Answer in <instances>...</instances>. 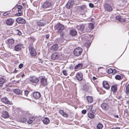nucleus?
Masks as SVG:
<instances>
[{"instance_id":"f257e3e1","label":"nucleus","mask_w":129,"mask_h":129,"mask_svg":"<svg viewBox=\"0 0 129 129\" xmlns=\"http://www.w3.org/2000/svg\"><path fill=\"white\" fill-rule=\"evenodd\" d=\"M56 29L58 33L60 34V36L63 37L64 35L63 31L64 29L63 25L60 24L59 23H58Z\"/></svg>"},{"instance_id":"f03ea898","label":"nucleus","mask_w":129,"mask_h":129,"mask_svg":"<svg viewBox=\"0 0 129 129\" xmlns=\"http://www.w3.org/2000/svg\"><path fill=\"white\" fill-rule=\"evenodd\" d=\"M82 52V50L80 47L76 48L74 50L73 53L74 55L76 56H78L80 55Z\"/></svg>"},{"instance_id":"7ed1b4c3","label":"nucleus","mask_w":129,"mask_h":129,"mask_svg":"<svg viewBox=\"0 0 129 129\" xmlns=\"http://www.w3.org/2000/svg\"><path fill=\"white\" fill-rule=\"evenodd\" d=\"M28 48L31 56L32 57L35 56L37 55V53L32 45L29 46Z\"/></svg>"},{"instance_id":"20e7f679","label":"nucleus","mask_w":129,"mask_h":129,"mask_svg":"<svg viewBox=\"0 0 129 129\" xmlns=\"http://www.w3.org/2000/svg\"><path fill=\"white\" fill-rule=\"evenodd\" d=\"M111 100H109V102L108 103H102L101 105L102 109L104 110H108L109 108V103H111Z\"/></svg>"},{"instance_id":"39448f33","label":"nucleus","mask_w":129,"mask_h":129,"mask_svg":"<svg viewBox=\"0 0 129 129\" xmlns=\"http://www.w3.org/2000/svg\"><path fill=\"white\" fill-rule=\"evenodd\" d=\"M51 6V4L48 0H47L43 3L42 7L44 9L49 8Z\"/></svg>"},{"instance_id":"423d86ee","label":"nucleus","mask_w":129,"mask_h":129,"mask_svg":"<svg viewBox=\"0 0 129 129\" xmlns=\"http://www.w3.org/2000/svg\"><path fill=\"white\" fill-rule=\"evenodd\" d=\"M8 41L9 47L11 49H13L14 47V40L13 39H9Z\"/></svg>"},{"instance_id":"0eeeda50","label":"nucleus","mask_w":129,"mask_h":129,"mask_svg":"<svg viewBox=\"0 0 129 129\" xmlns=\"http://www.w3.org/2000/svg\"><path fill=\"white\" fill-rule=\"evenodd\" d=\"M83 74L81 72L77 73L76 74V77L79 81H81L83 79Z\"/></svg>"},{"instance_id":"6e6552de","label":"nucleus","mask_w":129,"mask_h":129,"mask_svg":"<svg viewBox=\"0 0 129 129\" xmlns=\"http://www.w3.org/2000/svg\"><path fill=\"white\" fill-rule=\"evenodd\" d=\"M16 21L18 24H25L26 23L25 20L22 17H18L16 20Z\"/></svg>"},{"instance_id":"1a4fd4ad","label":"nucleus","mask_w":129,"mask_h":129,"mask_svg":"<svg viewBox=\"0 0 129 129\" xmlns=\"http://www.w3.org/2000/svg\"><path fill=\"white\" fill-rule=\"evenodd\" d=\"M29 80L31 82L34 83H37L39 81L38 79L35 76H31L29 78Z\"/></svg>"},{"instance_id":"9d476101","label":"nucleus","mask_w":129,"mask_h":129,"mask_svg":"<svg viewBox=\"0 0 129 129\" xmlns=\"http://www.w3.org/2000/svg\"><path fill=\"white\" fill-rule=\"evenodd\" d=\"M13 92L16 94L18 95H23L22 93L23 90H22L18 88H15L14 89Z\"/></svg>"},{"instance_id":"9b49d317","label":"nucleus","mask_w":129,"mask_h":129,"mask_svg":"<svg viewBox=\"0 0 129 129\" xmlns=\"http://www.w3.org/2000/svg\"><path fill=\"white\" fill-rule=\"evenodd\" d=\"M14 20L12 18H9L6 21V24L8 25H12L14 22Z\"/></svg>"},{"instance_id":"f8f14e48","label":"nucleus","mask_w":129,"mask_h":129,"mask_svg":"<svg viewBox=\"0 0 129 129\" xmlns=\"http://www.w3.org/2000/svg\"><path fill=\"white\" fill-rule=\"evenodd\" d=\"M41 95L40 92L36 91L34 92L33 94V97L35 99H39L41 96Z\"/></svg>"},{"instance_id":"ddd939ff","label":"nucleus","mask_w":129,"mask_h":129,"mask_svg":"<svg viewBox=\"0 0 129 129\" xmlns=\"http://www.w3.org/2000/svg\"><path fill=\"white\" fill-rule=\"evenodd\" d=\"M23 46V44H19L14 46V50L16 51H20L21 49Z\"/></svg>"},{"instance_id":"4468645a","label":"nucleus","mask_w":129,"mask_h":129,"mask_svg":"<svg viewBox=\"0 0 129 129\" xmlns=\"http://www.w3.org/2000/svg\"><path fill=\"white\" fill-rule=\"evenodd\" d=\"M46 21L43 20H40L37 22V25L40 27L45 26L46 24Z\"/></svg>"},{"instance_id":"2eb2a0df","label":"nucleus","mask_w":129,"mask_h":129,"mask_svg":"<svg viewBox=\"0 0 129 129\" xmlns=\"http://www.w3.org/2000/svg\"><path fill=\"white\" fill-rule=\"evenodd\" d=\"M41 84L44 86H47L48 84L47 79L45 77H43L41 78L40 81Z\"/></svg>"},{"instance_id":"dca6fc26","label":"nucleus","mask_w":129,"mask_h":129,"mask_svg":"<svg viewBox=\"0 0 129 129\" xmlns=\"http://www.w3.org/2000/svg\"><path fill=\"white\" fill-rule=\"evenodd\" d=\"M2 101L6 104L11 105L12 103L6 97L3 98L1 99Z\"/></svg>"},{"instance_id":"f3484780","label":"nucleus","mask_w":129,"mask_h":129,"mask_svg":"<svg viewBox=\"0 0 129 129\" xmlns=\"http://www.w3.org/2000/svg\"><path fill=\"white\" fill-rule=\"evenodd\" d=\"M104 7L105 9L108 11L110 12L112 10L111 7L107 4H105Z\"/></svg>"},{"instance_id":"a211bd4d","label":"nucleus","mask_w":129,"mask_h":129,"mask_svg":"<svg viewBox=\"0 0 129 129\" xmlns=\"http://www.w3.org/2000/svg\"><path fill=\"white\" fill-rule=\"evenodd\" d=\"M59 56V54L58 53H54L52 55V59L53 60L57 59Z\"/></svg>"},{"instance_id":"6ab92c4d","label":"nucleus","mask_w":129,"mask_h":129,"mask_svg":"<svg viewBox=\"0 0 129 129\" xmlns=\"http://www.w3.org/2000/svg\"><path fill=\"white\" fill-rule=\"evenodd\" d=\"M70 35L72 37L75 36L77 34L76 30L74 29L71 30L69 31Z\"/></svg>"},{"instance_id":"aec40b11","label":"nucleus","mask_w":129,"mask_h":129,"mask_svg":"<svg viewBox=\"0 0 129 129\" xmlns=\"http://www.w3.org/2000/svg\"><path fill=\"white\" fill-rule=\"evenodd\" d=\"M85 28V26L83 24L80 25H79L77 26V28L79 30H80L82 32L84 30Z\"/></svg>"},{"instance_id":"412c9836","label":"nucleus","mask_w":129,"mask_h":129,"mask_svg":"<svg viewBox=\"0 0 129 129\" xmlns=\"http://www.w3.org/2000/svg\"><path fill=\"white\" fill-rule=\"evenodd\" d=\"M103 86L104 88L106 89H108L109 88V86L108 83L106 81H104L103 82Z\"/></svg>"},{"instance_id":"4be33fe9","label":"nucleus","mask_w":129,"mask_h":129,"mask_svg":"<svg viewBox=\"0 0 129 129\" xmlns=\"http://www.w3.org/2000/svg\"><path fill=\"white\" fill-rule=\"evenodd\" d=\"M2 117L4 118H7L9 117V115L8 112L6 111H3V114L2 115Z\"/></svg>"},{"instance_id":"5701e85b","label":"nucleus","mask_w":129,"mask_h":129,"mask_svg":"<svg viewBox=\"0 0 129 129\" xmlns=\"http://www.w3.org/2000/svg\"><path fill=\"white\" fill-rule=\"evenodd\" d=\"M42 121L43 123L45 124H47L50 122L49 119L47 117H44L43 119L42 120Z\"/></svg>"},{"instance_id":"b1692460","label":"nucleus","mask_w":129,"mask_h":129,"mask_svg":"<svg viewBox=\"0 0 129 129\" xmlns=\"http://www.w3.org/2000/svg\"><path fill=\"white\" fill-rule=\"evenodd\" d=\"M36 118L34 116H31L30 117L28 121L27 122L28 123H31L33 121H34Z\"/></svg>"},{"instance_id":"393cba45","label":"nucleus","mask_w":129,"mask_h":129,"mask_svg":"<svg viewBox=\"0 0 129 129\" xmlns=\"http://www.w3.org/2000/svg\"><path fill=\"white\" fill-rule=\"evenodd\" d=\"M111 89L113 92H116L117 91V85H114L112 86L111 87Z\"/></svg>"},{"instance_id":"a878e982","label":"nucleus","mask_w":129,"mask_h":129,"mask_svg":"<svg viewBox=\"0 0 129 129\" xmlns=\"http://www.w3.org/2000/svg\"><path fill=\"white\" fill-rule=\"evenodd\" d=\"M58 48V45L57 44H55L52 46L51 49L54 51L57 50Z\"/></svg>"},{"instance_id":"bb28decb","label":"nucleus","mask_w":129,"mask_h":129,"mask_svg":"<svg viewBox=\"0 0 129 129\" xmlns=\"http://www.w3.org/2000/svg\"><path fill=\"white\" fill-rule=\"evenodd\" d=\"M83 66L82 64L81 63H79L78 64L76 65L75 67V69H81Z\"/></svg>"},{"instance_id":"cd10ccee","label":"nucleus","mask_w":129,"mask_h":129,"mask_svg":"<svg viewBox=\"0 0 129 129\" xmlns=\"http://www.w3.org/2000/svg\"><path fill=\"white\" fill-rule=\"evenodd\" d=\"M70 1H69L66 5V7L67 8L69 9L70 8L72 7V6L71 5V3L70 2Z\"/></svg>"},{"instance_id":"c85d7f7f","label":"nucleus","mask_w":129,"mask_h":129,"mask_svg":"<svg viewBox=\"0 0 129 129\" xmlns=\"http://www.w3.org/2000/svg\"><path fill=\"white\" fill-rule=\"evenodd\" d=\"M19 121L20 122H22V123H25L27 121V119L25 118H21L19 119Z\"/></svg>"},{"instance_id":"c756f323","label":"nucleus","mask_w":129,"mask_h":129,"mask_svg":"<svg viewBox=\"0 0 129 129\" xmlns=\"http://www.w3.org/2000/svg\"><path fill=\"white\" fill-rule=\"evenodd\" d=\"M18 12L15 14L16 16H21L22 13V11L21 10H18Z\"/></svg>"},{"instance_id":"7c9ffc66","label":"nucleus","mask_w":129,"mask_h":129,"mask_svg":"<svg viewBox=\"0 0 129 129\" xmlns=\"http://www.w3.org/2000/svg\"><path fill=\"white\" fill-rule=\"evenodd\" d=\"M5 82V79L3 78H0V87L2 86Z\"/></svg>"},{"instance_id":"2f4dec72","label":"nucleus","mask_w":129,"mask_h":129,"mask_svg":"<svg viewBox=\"0 0 129 129\" xmlns=\"http://www.w3.org/2000/svg\"><path fill=\"white\" fill-rule=\"evenodd\" d=\"M86 99L88 102L90 103H91L93 101L92 98L91 96H87Z\"/></svg>"},{"instance_id":"473e14b6","label":"nucleus","mask_w":129,"mask_h":129,"mask_svg":"<svg viewBox=\"0 0 129 129\" xmlns=\"http://www.w3.org/2000/svg\"><path fill=\"white\" fill-rule=\"evenodd\" d=\"M94 113H90L89 112L88 114V117L92 119L94 118Z\"/></svg>"},{"instance_id":"72a5a7b5","label":"nucleus","mask_w":129,"mask_h":129,"mask_svg":"<svg viewBox=\"0 0 129 129\" xmlns=\"http://www.w3.org/2000/svg\"><path fill=\"white\" fill-rule=\"evenodd\" d=\"M103 127V125L101 123H99L97 124L96 128L97 129H101Z\"/></svg>"},{"instance_id":"f704fd0d","label":"nucleus","mask_w":129,"mask_h":129,"mask_svg":"<svg viewBox=\"0 0 129 129\" xmlns=\"http://www.w3.org/2000/svg\"><path fill=\"white\" fill-rule=\"evenodd\" d=\"M35 39H33L31 38L28 41V43L30 44V45H32L33 46L32 44L35 41Z\"/></svg>"},{"instance_id":"c9c22d12","label":"nucleus","mask_w":129,"mask_h":129,"mask_svg":"<svg viewBox=\"0 0 129 129\" xmlns=\"http://www.w3.org/2000/svg\"><path fill=\"white\" fill-rule=\"evenodd\" d=\"M88 27L91 30L93 29L94 26L93 24L92 23H90L88 24Z\"/></svg>"},{"instance_id":"e433bc0d","label":"nucleus","mask_w":129,"mask_h":129,"mask_svg":"<svg viewBox=\"0 0 129 129\" xmlns=\"http://www.w3.org/2000/svg\"><path fill=\"white\" fill-rule=\"evenodd\" d=\"M90 110L89 111V113H94L95 112V110L94 109H93V106H91L90 107Z\"/></svg>"},{"instance_id":"4c0bfd02","label":"nucleus","mask_w":129,"mask_h":129,"mask_svg":"<svg viewBox=\"0 0 129 129\" xmlns=\"http://www.w3.org/2000/svg\"><path fill=\"white\" fill-rule=\"evenodd\" d=\"M126 93L127 94H129V84L126 86Z\"/></svg>"},{"instance_id":"58836bf2","label":"nucleus","mask_w":129,"mask_h":129,"mask_svg":"<svg viewBox=\"0 0 129 129\" xmlns=\"http://www.w3.org/2000/svg\"><path fill=\"white\" fill-rule=\"evenodd\" d=\"M90 46V44L89 41H87L85 43V46L87 48H88Z\"/></svg>"},{"instance_id":"ea45409f","label":"nucleus","mask_w":129,"mask_h":129,"mask_svg":"<svg viewBox=\"0 0 129 129\" xmlns=\"http://www.w3.org/2000/svg\"><path fill=\"white\" fill-rule=\"evenodd\" d=\"M15 7H17L19 9L18 10H22L23 9L22 6L21 5H18L17 4H16Z\"/></svg>"},{"instance_id":"a19ab883","label":"nucleus","mask_w":129,"mask_h":129,"mask_svg":"<svg viewBox=\"0 0 129 129\" xmlns=\"http://www.w3.org/2000/svg\"><path fill=\"white\" fill-rule=\"evenodd\" d=\"M86 8V6L85 5H82L80 7V8L81 10H83Z\"/></svg>"},{"instance_id":"79ce46f5","label":"nucleus","mask_w":129,"mask_h":129,"mask_svg":"<svg viewBox=\"0 0 129 129\" xmlns=\"http://www.w3.org/2000/svg\"><path fill=\"white\" fill-rule=\"evenodd\" d=\"M115 18L117 20L119 21L120 22L121 19V17L120 16H116Z\"/></svg>"},{"instance_id":"37998d69","label":"nucleus","mask_w":129,"mask_h":129,"mask_svg":"<svg viewBox=\"0 0 129 129\" xmlns=\"http://www.w3.org/2000/svg\"><path fill=\"white\" fill-rule=\"evenodd\" d=\"M115 78L117 80H120L121 79V77L119 75H117L115 76Z\"/></svg>"},{"instance_id":"c03bdc74","label":"nucleus","mask_w":129,"mask_h":129,"mask_svg":"<svg viewBox=\"0 0 129 129\" xmlns=\"http://www.w3.org/2000/svg\"><path fill=\"white\" fill-rule=\"evenodd\" d=\"M16 33L18 35H22L21 32L19 30H16Z\"/></svg>"},{"instance_id":"a18cd8bd","label":"nucleus","mask_w":129,"mask_h":129,"mask_svg":"<svg viewBox=\"0 0 129 129\" xmlns=\"http://www.w3.org/2000/svg\"><path fill=\"white\" fill-rule=\"evenodd\" d=\"M67 71L66 70H63L62 71V73L64 75L67 76L68 75Z\"/></svg>"},{"instance_id":"49530a36","label":"nucleus","mask_w":129,"mask_h":129,"mask_svg":"<svg viewBox=\"0 0 129 129\" xmlns=\"http://www.w3.org/2000/svg\"><path fill=\"white\" fill-rule=\"evenodd\" d=\"M24 92V95L25 96H27L28 94L29 93V92L28 91V90H24V91H23V92Z\"/></svg>"},{"instance_id":"de8ad7c7","label":"nucleus","mask_w":129,"mask_h":129,"mask_svg":"<svg viewBox=\"0 0 129 129\" xmlns=\"http://www.w3.org/2000/svg\"><path fill=\"white\" fill-rule=\"evenodd\" d=\"M112 72H113V69L111 68H110L107 70V73L108 74L112 73Z\"/></svg>"},{"instance_id":"09e8293b","label":"nucleus","mask_w":129,"mask_h":129,"mask_svg":"<svg viewBox=\"0 0 129 129\" xmlns=\"http://www.w3.org/2000/svg\"><path fill=\"white\" fill-rule=\"evenodd\" d=\"M89 6L90 7L93 8L94 7V5L92 3H89Z\"/></svg>"},{"instance_id":"8fccbe9b","label":"nucleus","mask_w":129,"mask_h":129,"mask_svg":"<svg viewBox=\"0 0 129 129\" xmlns=\"http://www.w3.org/2000/svg\"><path fill=\"white\" fill-rule=\"evenodd\" d=\"M126 21V20L124 18H122V19L121 18V20H120V22L121 23L122 22H124Z\"/></svg>"},{"instance_id":"3c124183","label":"nucleus","mask_w":129,"mask_h":129,"mask_svg":"<svg viewBox=\"0 0 129 129\" xmlns=\"http://www.w3.org/2000/svg\"><path fill=\"white\" fill-rule=\"evenodd\" d=\"M40 26H38L37 25H37L36 26V30L37 31L39 30L40 29Z\"/></svg>"},{"instance_id":"603ef678","label":"nucleus","mask_w":129,"mask_h":129,"mask_svg":"<svg viewBox=\"0 0 129 129\" xmlns=\"http://www.w3.org/2000/svg\"><path fill=\"white\" fill-rule=\"evenodd\" d=\"M59 112L60 114L62 115L64 114V112L63 111L61 110H60L59 111Z\"/></svg>"},{"instance_id":"864d4df0","label":"nucleus","mask_w":129,"mask_h":129,"mask_svg":"<svg viewBox=\"0 0 129 129\" xmlns=\"http://www.w3.org/2000/svg\"><path fill=\"white\" fill-rule=\"evenodd\" d=\"M63 117L67 118L68 116V115L67 114L65 113H64V114H63L62 115Z\"/></svg>"},{"instance_id":"5fc2aeb1","label":"nucleus","mask_w":129,"mask_h":129,"mask_svg":"<svg viewBox=\"0 0 129 129\" xmlns=\"http://www.w3.org/2000/svg\"><path fill=\"white\" fill-rule=\"evenodd\" d=\"M9 11H7L5 12L3 14V15L4 16H6L8 15L9 13Z\"/></svg>"},{"instance_id":"6e6d98bb","label":"nucleus","mask_w":129,"mask_h":129,"mask_svg":"<svg viewBox=\"0 0 129 129\" xmlns=\"http://www.w3.org/2000/svg\"><path fill=\"white\" fill-rule=\"evenodd\" d=\"M116 69H113V72H112V73H113V74H116Z\"/></svg>"},{"instance_id":"4d7b16f0","label":"nucleus","mask_w":129,"mask_h":129,"mask_svg":"<svg viewBox=\"0 0 129 129\" xmlns=\"http://www.w3.org/2000/svg\"><path fill=\"white\" fill-rule=\"evenodd\" d=\"M23 64L22 63L20 64L19 66V68L20 69H21L23 66Z\"/></svg>"},{"instance_id":"13d9d810","label":"nucleus","mask_w":129,"mask_h":129,"mask_svg":"<svg viewBox=\"0 0 129 129\" xmlns=\"http://www.w3.org/2000/svg\"><path fill=\"white\" fill-rule=\"evenodd\" d=\"M86 110H83L81 112L82 113L85 114L86 113Z\"/></svg>"},{"instance_id":"bf43d9fd","label":"nucleus","mask_w":129,"mask_h":129,"mask_svg":"<svg viewBox=\"0 0 129 129\" xmlns=\"http://www.w3.org/2000/svg\"><path fill=\"white\" fill-rule=\"evenodd\" d=\"M69 1H70V2L71 3V5L73 6L74 3V1L73 0H70Z\"/></svg>"},{"instance_id":"052dcab7","label":"nucleus","mask_w":129,"mask_h":129,"mask_svg":"<svg viewBox=\"0 0 129 129\" xmlns=\"http://www.w3.org/2000/svg\"><path fill=\"white\" fill-rule=\"evenodd\" d=\"M12 82L14 84H16L18 83V81L15 80L13 81Z\"/></svg>"},{"instance_id":"680f3d73","label":"nucleus","mask_w":129,"mask_h":129,"mask_svg":"<svg viewBox=\"0 0 129 129\" xmlns=\"http://www.w3.org/2000/svg\"><path fill=\"white\" fill-rule=\"evenodd\" d=\"M49 37V35H48V34H47L46 35V38L47 39Z\"/></svg>"},{"instance_id":"e2e57ef3","label":"nucleus","mask_w":129,"mask_h":129,"mask_svg":"<svg viewBox=\"0 0 129 129\" xmlns=\"http://www.w3.org/2000/svg\"><path fill=\"white\" fill-rule=\"evenodd\" d=\"M17 70H16V69H15L13 71V73H16L17 72Z\"/></svg>"},{"instance_id":"0e129e2a","label":"nucleus","mask_w":129,"mask_h":129,"mask_svg":"<svg viewBox=\"0 0 129 129\" xmlns=\"http://www.w3.org/2000/svg\"><path fill=\"white\" fill-rule=\"evenodd\" d=\"M94 80H95L97 79V78L95 77H93L92 78Z\"/></svg>"},{"instance_id":"69168bd1","label":"nucleus","mask_w":129,"mask_h":129,"mask_svg":"<svg viewBox=\"0 0 129 129\" xmlns=\"http://www.w3.org/2000/svg\"><path fill=\"white\" fill-rule=\"evenodd\" d=\"M113 129H120V128L118 127H116L114 128H113Z\"/></svg>"},{"instance_id":"338daca9","label":"nucleus","mask_w":129,"mask_h":129,"mask_svg":"<svg viewBox=\"0 0 129 129\" xmlns=\"http://www.w3.org/2000/svg\"><path fill=\"white\" fill-rule=\"evenodd\" d=\"M114 117L117 118H119V116L118 115H114Z\"/></svg>"},{"instance_id":"774afa93","label":"nucleus","mask_w":129,"mask_h":129,"mask_svg":"<svg viewBox=\"0 0 129 129\" xmlns=\"http://www.w3.org/2000/svg\"><path fill=\"white\" fill-rule=\"evenodd\" d=\"M24 76H25V75H24V74H23L22 75V76H21V77H24Z\"/></svg>"}]
</instances>
